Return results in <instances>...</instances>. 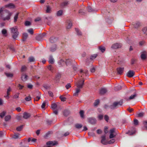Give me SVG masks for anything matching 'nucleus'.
Listing matches in <instances>:
<instances>
[{
  "label": "nucleus",
  "instance_id": "nucleus-44",
  "mask_svg": "<svg viewBox=\"0 0 147 147\" xmlns=\"http://www.w3.org/2000/svg\"><path fill=\"white\" fill-rule=\"evenodd\" d=\"M97 54H94L91 55L90 57V59L91 60H93L95 59L97 56Z\"/></svg>",
  "mask_w": 147,
  "mask_h": 147
},
{
  "label": "nucleus",
  "instance_id": "nucleus-52",
  "mask_svg": "<svg viewBox=\"0 0 147 147\" xmlns=\"http://www.w3.org/2000/svg\"><path fill=\"white\" fill-rule=\"evenodd\" d=\"M26 69V67L25 65L22 66L21 67V71L22 72L25 71Z\"/></svg>",
  "mask_w": 147,
  "mask_h": 147
},
{
  "label": "nucleus",
  "instance_id": "nucleus-45",
  "mask_svg": "<svg viewBox=\"0 0 147 147\" xmlns=\"http://www.w3.org/2000/svg\"><path fill=\"white\" fill-rule=\"evenodd\" d=\"M19 134L18 133H15L13 138L15 139H17L19 138Z\"/></svg>",
  "mask_w": 147,
  "mask_h": 147
},
{
  "label": "nucleus",
  "instance_id": "nucleus-31",
  "mask_svg": "<svg viewBox=\"0 0 147 147\" xmlns=\"http://www.w3.org/2000/svg\"><path fill=\"white\" fill-rule=\"evenodd\" d=\"M98 49L102 53L104 52L105 50V48L102 46H99L98 47Z\"/></svg>",
  "mask_w": 147,
  "mask_h": 147
},
{
  "label": "nucleus",
  "instance_id": "nucleus-30",
  "mask_svg": "<svg viewBox=\"0 0 147 147\" xmlns=\"http://www.w3.org/2000/svg\"><path fill=\"white\" fill-rule=\"evenodd\" d=\"M64 115L65 116H67L70 113V111L67 110H65L63 112Z\"/></svg>",
  "mask_w": 147,
  "mask_h": 147
},
{
  "label": "nucleus",
  "instance_id": "nucleus-51",
  "mask_svg": "<svg viewBox=\"0 0 147 147\" xmlns=\"http://www.w3.org/2000/svg\"><path fill=\"white\" fill-rule=\"evenodd\" d=\"M80 115L81 117L83 118L84 117V111L83 110H81L80 112Z\"/></svg>",
  "mask_w": 147,
  "mask_h": 147
},
{
  "label": "nucleus",
  "instance_id": "nucleus-59",
  "mask_svg": "<svg viewBox=\"0 0 147 147\" xmlns=\"http://www.w3.org/2000/svg\"><path fill=\"white\" fill-rule=\"evenodd\" d=\"M116 136V134H110L109 136L110 138H112L115 137Z\"/></svg>",
  "mask_w": 147,
  "mask_h": 147
},
{
  "label": "nucleus",
  "instance_id": "nucleus-35",
  "mask_svg": "<svg viewBox=\"0 0 147 147\" xmlns=\"http://www.w3.org/2000/svg\"><path fill=\"white\" fill-rule=\"evenodd\" d=\"M11 118V116L10 115H8L5 117V121H9Z\"/></svg>",
  "mask_w": 147,
  "mask_h": 147
},
{
  "label": "nucleus",
  "instance_id": "nucleus-58",
  "mask_svg": "<svg viewBox=\"0 0 147 147\" xmlns=\"http://www.w3.org/2000/svg\"><path fill=\"white\" fill-rule=\"evenodd\" d=\"M59 98L61 101H65L66 99V98L65 97H63L62 96H61Z\"/></svg>",
  "mask_w": 147,
  "mask_h": 147
},
{
  "label": "nucleus",
  "instance_id": "nucleus-47",
  "mask_svg": "<svg viewBox=\"0 0 147 147\" xmlns=\"http://www.w3.org/2000/svg\"><path fill=\"white\" fill-rule=\"evenodd\" d=\"M19 13H17L15 16L14 19V22H16L17 21V20L18 18V16Z\"/></svg>",
  "mask_w": 147,
  "mask_h": 147
},
{
  "label": "nucleus",
  "instance_id": "nucleus-19",
  "mask_svg": "<svg viewBox=\"0 0 147 147\" xmlns=\"http://www.w3.org/2000/svg\"><path fill=\"white\" fill-rule=\"evenodd\" d=\"M61 74L59 73H58L57 74L54 80L56 81V82L58 81L61 78Z\"/></svg>",
  "mask_w": 147,
  "mask_h": 147
},
{
  "label": "nucleus",
  "instance_id": "nucleus-53",
  "mask_svg": "<svg viewBox=\"0 0 147 147\" xmlns=\"http://www.w3.org/2000/svg\"><path fill=\"white\" fill-rule=\"evenodd\" d=\"M99 103V100L98 99L95 100V102L94 103V105L95 106H96L98 105Z\"/></svg>",
  "mask_w": 147,
  "mask_h": 147
},
{
  "label": "nucleus",
  "instance_id": "nucleus-34",
  "mask_svg": "<svg viewBox=\"0 0 147 147\" xmlns=\"http://www.w3.org/2000/svg\"><path fill=\"white\" fill-rule=\"evenodd\" d=\"M87 10L89 12H92L94 11V10L90 6H88L87 8Z\"/></svg>",
  "mask_w": 147,
  "mask_h": 147
},
{
  "label": "nucleus",
  "instance_id": "nucleus-46",
  "mask_svg": "<svg viewBox=\"0 0 147 147\" xmlns=\"http://www.w3.org/2000/svg\"><path fill=\"white\" fill-rule=\"evenodd\" d=\"M25 100L27 101H29L31 100V97L29 95V96L26 97L25 98Z\"/></svg>",
  "mask_w": 147,
  "mask_h": 147
},
{
  "label": "nucleus",
  "instance_id": "nucleus-2",
  "mask_svg": "<svg viewBox=\"0 0 147 147\" xmlns=\"http://www.w3.org/2000/svg\"><path fill=\"white\" fill-rule=\"evenodd\" d=\"M123 101L120 100L119 101H115L109 106V108L112 110H114L118 108L119 106L123 104Z\"/></svg>",
  "mask_w": 147,
  "mask_h": 147
},
{
  "label": "nucleus",
  "instance_id": "nucleus-36",
  "mask_svg": "<svg viewBox=\"0 0 147 147\" xmlns=\"http://www.w3.org/2000/svg\"><path fill=\"white\" fill-rule=\"evenodd\" d=\"M63 11L62 10H60L58 11L57 13V15L58 16H61L62 15L63 13Z\"/></svg>",
  "mask_w": 147,
  "mask_h": 147
},
{
  "label": "nucleus",
  "instance_id": "nucleus-38",
  "mask_svg": "<svg viewBox=\"0 0 147 147\" xmlns=\"http://www.w3.org/2000/svg\"><path fill=\"white\" fill-rule=\"evenodd\" d=\"M57 106V105L56 103H53L51 105V108L53 109H56Z\"/></svg>",
  "mask_w": 147,
  "mask_h": 147
},
{
  "label": "nucleus",
  "instance_id": "nucleus-50",
  "mask_svg": "<svg viewBox=\"0 0 147 147\" xmlns=\"http://www.w3.org/2000/svg\"><path fill=\"white\" fill-rule=\"evenodd\" d=\"M28 32L29 33L31 34H33V31L32 28H30L27 30Z\"/></svg>",
  "mask_w": 147,
  "mask_h": 147
},
{
  "label": "nucleus",
  "instance_id": "nucleus-28",
  "mask_svg": "<svg viewBox=\"0 0 147 147\" xmlns=\"http://www.w3.org/2000/svg\"><path fill=\"white\" fill-rule=\"evenodd\" d=\"M36 39L38 41H41L42 40L43 38L42 35L39 34L36 36Z\"/></svg>",
  "mask_w": 147,
  "mask_h": 147
},
{
  "label": "nucleus",
  "instance_id": "nucleus-15",
  "mask_svg": "<svg viewBox=\"0 0 147 147\" xmlns=\"http://www.w3.org/2000/svg\"><path fill=\"white\" fill-rule=\"evenodd\" d=\"M45 20H47V22L48 24L50 25L51 24L50 22L53 20V18L51 16H49L48 17H46L45 18Z\"/></svg>",
  "mask_w": 147,
  "mask_h": 147
},
{
  "label": "nucleus",
  "instance_id": "nucleus-23",
  "mask_svg": "<svg viewBox=\"0 0 147 147\" xmlns=\"http://www.w3.org/2000/svg\"><path fill=\"white\" fill-rule=\"evenodd\" d=\"M28 37V34L27 33H24L22 36V40L23 41H26Z\"/></svg>",
  "mask_w": 147,
  "mask_h": 147
},
{
  "label": "nucleus",
  "instance_id": "nucleus-57",
  "mask_svg": "<svg viewBox=\"0 0 147 147\" xmlns=\"http://www.w3.org/2000/svg\"><path fill=\"white\" fill-rule=\"evenodd\" d=\"M115 128H113L111 129L110 130V134H115Z\"/></svg>",
  "mask_w": 147,
  "mask_h": 147
},
{
  "label": "nucleus",
  "instance_id": "nucleus-9",
  "mask_svg": "<svg viewBox=\"0 0 147 147\" xmlns=\"http://www.w3.org/2000/svg\"><path fill=\"white\" fill-rule=\"evenodd\" d=\"M101 138H102L101 141V143L104 145L107 144H108V142L106 141L105 135L102 136Z\"/></svg>",
  "mask_w": 147,
  "mask_h": 147
},
{
  "label": "nucleus",
  "instance_id": "nucleus-5",
  "mask_svg": "<svg viewBox=\"0 0 147 147\" xmlns=\"http://www.w3.org/2000/svg\"><path fill=\"white\" fill-rule=\"evenodd\" d=\"M84 80L83 79L82 80H79L76 84L77 88H82L84 84Z\"/></svg>",
  "mask_w": 147,
  "mask_h": 147
},
{
  "label": "nucleus",
  "instance_id": "nucleus-14",
  "mask_svg": "<svg viewBox=\"0 0 147 147\" xmlns=\"http://www.w3.org/2000/svg\"><path fill=\"white\" fill-rule=\"evenodd\" d=\"M147 53L146 51H144L141 53V58L142 60H144L146 58Z\"/></svg>",
  "mask_w": 147,
  "mask_h": 147
},
{
  "label": "nucleus",
  "instance_id": "nucleus-7",
  "mask_svg": "<svg viewBox=\"0 0 147 147\" xmlns=\"http://www.w3.org/2000/svg\"><path fill=\"white\" fill-rule=\"evenodd\" d=\"M135 74V72L133 70H130L128 71L126 74L127 77L129 78L133 77Z\"/></svg>",
  "mask_w": 147,
  "mask_h": 147
},
{
  "label": "nucleus",
  "instance_id": "nucleus-22",
  "mask_svg": "<svg viewBox=\"0 0 147 147\" xmlns=\"http://www.w3.org/2000/svg\"><path fill=\"white\" fill-rule=\"evenodd\" d=\"M58 63L60 65V67L63 66L64 65L65 61L63 59H61L58 62Z\"/></svg>",
  "mask_w": 147,
  "mask_h": 147
},
{
  "label": "nucleus",
  "instance_id": "nucleus-8",
  "mask_svg": "<svg viewBox=\"0 0 147 147\" xmlns=\"http://www.w3.org/2000/svg\"><path fill=\"white\" fill-rule=\"evenodd\" d=\"M88 122L92 124H94L96 122V119L92 117L88 118Z\"/></svg>",
  "mask_w": 147,
  "mask_h": 147
},
{
  "label": "nucleus",
  "instance_id": "nucleus-48",
  "mask_svg": "<svg viewBox=\"0 0 147 147\" xmlns=\"http://www.w3.org/2000/svg\"><path fill=\"white\" fill-rule=\"evenodd\" d=\"M143 123L145 129L147 130V121H144Z\"/></svg>",
  "mask_w": 147,
  "mask_h": 147
},
{
  "label": "nucleus",
  "instance_id": "nucleus-55",
  "mask_svg": "<svg viewBox=\"0 0 147 147\" xmlns=\"http://www.w3.org/2000/svg\"><path fill=\"white\" fill-rule=\"evenodd\" d=\"M47 68L49 70L51 71H52L53 69V67L51 65H49L47 67Z\"/></svg>",
  "mask_w": 147,
  "mask_h": 147
},
{
  "label": "nucleus",
  "instance_id": "nucleus-3",
  "mask_svg": "<svg viewBox=\"0 0 147 147\" xmlns=\"http://www.w3.org/2000/svg\"><path fill=\"white\" fill-rule=\"evenodd\" d=\"M10 29L12 34V37L13 39L15 40L19 34L17 28L16 26H15L11 28Z\"/></svg>",
  "mask_w": 147,
  "mask_h": 147
},
{
  "label": "nucleus",
  "instance_id": "nucleus-20",
  "mask_svg": "<svg viewBox=\"0 0 147 147\" xmlns=\"http://www.w3.org/2000/svg\"><path fill=\"white\" fill-rule=\"evenodd\" d=\"M80 88H77L76 89V92L73 95L76 96H78V93L80 92Z\"/></svg>",
  "mask_w": 147,
  "mask_h": 147
},
{
  "label": "nucleus",
  "instance_id": "nucleus-11",
  "mask_svg": "<svg viewBox=\"0 0 147 147\" xmlns=\"http://www.w3.org/2000/svg\"><path fill=\"white\" fill-rule=\"evenodd\" d=\"M58 40V38L57 37L52 36L49 39V40L51 43H54L56 42Z\"/></svg>",
  "mask_w": 147,
  "mask_h": 147
},
{
  "label": "nucleus",
  "instance_id": "nucleus-10",
  "mask_svg": "<svg viewBox=\"0 0 147 147\" xmlns=\"http://www.w3.org/2000/svg\"><path fill=\"white\" fill-rule=\"evenodd\" d=\"M69 4V2L68 1H64L61 3L60 4V7L61 8H63L67 6Z\"/></svg>",
  "mask_w": 147,
  "mask_h": 147
},
{
  "label": "nucleus",
  "instance_id": "nucleus-4",
  "mask_svg": "<svg viewBox=\"0 0 147 147\" xmlns=\"http://www.w3.org/2000/svg\"><path fill=\"white\" fill-rule=\"evenodd\" d=\"M57 144L58 142L57 141H49L47 142L46 144L45 145L44 147H52V146L57 145Z\"/></svg>",
  "mask_w": 147,
  "mask_h": 147
},
{
  "label": "nucleus",
  "instance_id": "nucleus-18",
  "mask_svg": "<svg viewBox=\"0 0 147 147\" xmlns=\"http://www.w3.org/2000/svg\"><path fill=\"white\" fill-rule=\"evenodd\" d=\"M30 116V114L27 112H24L23 114V117L25 119H27Z\"/></svg>",
  "mask_w": 147,
  "mask_h": 147
},
{
  "label": "nucleus",
  "instance_id": "nucleus-6",
  "mask_svg": "<svg viewBox=\"0 0 147 147\" xmlns=\"http://www.w3.org/2000/svg\"><path fill=\"white\" fill-rule=\"evenodd\" d=\"M121 43H117L113 44L111 48L114 49H117L121 48Z\"/></svg>",
  "mask_w": 147,
  "mask_h": 147
},
{
  "label": "nucleus",
  "instance_id": "nucleus-43",
  "mask_svg": "<svg viewBox=\"0 0 147 147\" xmlns=\"http://www.w3.org/2000/svg\"><path fill=\"white\" fill-rule=\"evenodd\" d=\"M121 86H120L119 85L115 87V90L116 91H118L121 90Z\"/></svg>",
  "mask_w": 147,
  "mask_h": 147
},
{
  "label": "nucleus",
  "instance_id": "nucleus-26",
  "mask_svg": "<svg viewBox=\"0 0 147 147\" xmlns=\"http://www.w3.org/2000/svg\"><path fill=\"white\" fill-rule=\"evenodd\" d=\"M137 96V94L135 92L133 95L131 96L128 99H127V100H129L135 98Z\"/></svg>",
  "mask_w": 147,
  "mask_h": 147
},
{
  "label": "nucleus",
  "instance_id": "nucleus-62",
  "mask_svg": "<svg viewBox=\"0 0 147 147\" xmlns=\"http://www.w3.org/2000/svg\"><path fill=\"white\" fill-rule=\"evenodd\" d=\"M79 13L81 14V15H84L85 14V12L83 11V10L82 9H81L79 10Z\"/></svg>",
  "mask_w": 147,
  "mask_h": 147
},
{
  "label": "nucleus",
  "instance_id": "nucleus-41",
  "mask_svg": "<svg viewBox=\"0 0 147 147\" xmlns=\"http://www.w3.org/2000/svg\"><path fill=\"white\" fill-rule=\"evenodd\" d=\"M23 127V125H21L16 128V130L18 131L22 130Z\"/></svg>",
  "mask_w": 147,
  "mask_h": 147
},
{
  "label": "nucleus",
  "instance_id": "nucleus-56",
  "mask_svg": "<svg viewBox=\"0 0 147 147\" xmlns=\"http://www.w3.org/2000/svg\"><path fill=\"white\" fill-rule=\"evenodd\" d=\"M72 26V23L71 22H69L68 23V25H67V29H69Z\"/></svg>",
  "mask_w": 147,
  "mask_h": 147
},
{
  "label": "nucleus",
  "instance_id": "nucleus-61",
  "mask_svg": "<svg viewBox=\"0 0 147 147\" xmlns=\"http://www.w3.org/2000/svg\"><path fill=\"white\" fill-rule=\"evenodd\" d=\"M25 25L26 26H30L31 24L30 22L29 21H26L25 23Z\"/></svg>",
  "mask_w": 147,
  "mask_h": 147
},
{
  "label": "nucleus",
  "instance_id": "nucleus-39",
  "mask_svg": "<svg viewBox=\"0 0 147 147\" xmlns=\"http://www.w3.org/2000/svg\"><path fill=\"white\" fill-rule=\"evenodd\" d=\"M142 31L144 33L147 34V27H145L142 29Z\"/></svg>",
  "mask_w": 147,
  "mask_h": 147
},
{
  "label": "nucleus",
  "instance_id": "nucleus-27",
  "mask_svg": "<svg viewBox=\"0 0 147 147\" xmlns=\"http://www.w3.org/2000/svg\"><path fill=\"white\" fill-rule=\"evenodd\" d=\"M11 89L10 87H9L7 90V95L5 97L7 99L9 98V92L11 91Z\"/></svg>",
  "mask_w": 147,
  "mask_h": 147
},
{
  "label": "nucleus",
  "instance_id": "nucleus-17",
  "mask_svg": "<svg viewBox=\"0 0 147 147\" xmlns=\"http://www.w3.org/2000/svg\"><path fill=\"white\" fill-rule=\"evenodd\" d=\"M28 76L25 74H22V75L21 79L23 81H26L28 79Z\"/></svg>",
  "mask_w": 147,
  "mask_h": 147
},
{
  "label": "nucleus",
  "instance_id": "nucleus-1",
  "mask_svg": "<svg viewBox=\"0 0 147 147\" xmlns=\"http://www.w3.org/2000/svg\"><path fill=\"white\" fill-rule=\"evenodd\" d=\"M12 13L9 12L7 10H5L1 13V17L4 21L9 20L10 19V17Z\"/></svg>",
  "mask_w": 147,
  "mask_h": 147
},
{
  "label": "nucleus",
  "instance_id": "nucleus-29",
  "mask_svg": "<svg viewBox=\"0 0 147 147\" xmlns=\"http://www.w3.org/2000/svg\"><path fill=\"white\" fill-rule=\"evenodd\" d=\"M75 30L78 35L79 36L82 35V34L81 32L78 28H75Z\"/></svg>",
  "mask_w": 147,
  "mask_h": 147
},
{
  "label": "nucleus",
  "instance_id": "nucleus-60",
  "mask_svg": "<svg viewBox=\"0 0 147 147\" xmlns=\"http://www.w3.org/2000/svg\"><path fill=\"white\" fill-rule=\"evenodd\" d=\"M43 86V87L46 89H47L50 88V86L46 84H44Z\"/></svg>",
  "mask_w": 147,
  "mask_h": 147
},
{
  "label": "nucleus",
  "instance_id": "nucleus-32",
  "mask_svg": "<svg viewBox=\"0 0 147 147\" xmlns=\"http://www.w3.org/2000/svg\"><path fill=\"white\" fill-rule=\"evenodd\" d=\"M28 61L30 62H34L35 61V59L34 57L31 56L29 57Z\"/></svg>",
  "mask_w": 147,
  "mask_h": 147
},
{
  "label": "nucleus",
  "instance_id": "nucleus-33",
  "mask_svg": "<svg viewBox=\"0 0 147 147\" xmlns=\"http://www.w3.org/2000/svg\"><path fill=\"white\" fill-rule=\"evenodd\" d=\"M82 126L83 125L82 124L79 123H77L75 125V127L78 129H80L81 128Z\"/></svg>",
  "mask_w": 147,
  "mask_h": 147
},
{
  "label": "nucleus",
  "instance_id": "nucleus-16",
  "mask_svg": "<svg viewBox=\"0 0 147 147\" xmlns=\"http://www.w3.org/2000/svg\"><path fill=\"white\" fill-rule=\"evenodd\" d=\"M107 91L106 88H103L101 89L99 91V93L101 95H103L106 93Z\"/></svg>",
  "mask_w": 147,
  "mask_h": 147
},
{
  "label": "nucleus",
  "instance_id": "nucleus-25",
  "mask_svg": "<svg viewBox=\"0 0 147 147\" xmlns=\"http://www.w3.org/2000/svg\"><path fill=\"white\" fill-rule=\"evenodd\" d=\"M54 59L52 55H50L49 57V62L51 64H53L54 63Z\"/></svg>",
  "mask_w": 147,
  "mask_h": 147
},
{
  "label": "nucleus",
  "instance_id": "nucleus-37",
  "mask_svg": "<svg viewBox=\"0 0 147 147\" xmlns=\"http://www.w3.org/2000/svg\"><path fill=\"white\" fill-rule=\"evenodd\" d=\"M5 74L7 77H12L13 76V74L10 73L5 72Z\"/></svg>",
  "mask_w": 147,
  "mask_h": 147
},
{
  "label": "nucleus",
  "instance_id": "nucleus-24",
  "mask_svg": "<svg viewBox=\"0 0 147 147\" xmlns=\"http://www.w3.org/2000/svg\"><path fill=\"white\" fill-rule=\"evenodd\" d=\"M140 23L139 22H136L135 24H133L134 27L135 28H138L140 26Z\"/></svg>",
  "mask_w": 147,
  "mask_h": 147
},
{
  "label": "nucleus",
  "instance_id": "nucleus-63",
  "mask_svg": "<svg viewBox=\"0 0 147 147\" xmlns=\"http://www.w3.org/2000/svg\"><path fill=\"white\" fill-rule=\"evenodd\" d=\"M127 42L129 45H132L133 44V42L132 40H131L129 39H127Z\"/></svg>",
  "mask_w": 147,
  "mask_h": 147
},
{
  "label": "nucleus",
  "instance_id": "nucleus-42",
  "mask_svg": "<svg viewBox=\"0 0 147 147\" xmlns=\"http://www.w3.org/2000/svg\"><path fill=\"white\" fill-rule=\"evenodd\" d=\"M2 33L5 36H6V34L7 33V30L5 29H3L1 31Z\"/></svg>",
  "mask_w": 147,
  "mask_h": 147
},
{
  "label": "nucleus",
  "instance_id": "nucleus-49",
  "mask_svg": "<svg viewBox=\"0 0 147 147\" xmlns=\"http://www.w3.org/2000/svg\"><path fill=\"white\" fill-rule=\"evenodd\" d=\"M6 113V112L5 111H3L2 112L0 113V117L1 118H3L5 115Z\"/></svg>",
  "mask_w": 147,
  "mask_h": 147
},
{
  "label": "nucleus",
  "instance_id": "nucleus-40",
  "mask_svg": "<svg viewBox=\"0 0 147 147\" xmlns=\"http://www.w3.org/2000/svg\"><path fill=\"white\" fill-rule=\"evenodd\" d=\"M6 7H8L10 8H13L14 7V5L12 3H9V4L7 5H5Z\"/></svg>",
  "mask_w": 147,
  "mask_h": 147
},
{
  "label": "nucleus",
  "instance_id": "nucleus-64",
  "mask_svg": "<svg viewBox=\"0 0 147 147\" xmlns=\"http://www.w3.org/2000/svg\"><path fill=\"white\" fill-rule=\"evenodd\" d=\"M138 120L136 119L134 120V123L135 125H137L138 124Z\"/></svg>",
  "mask_w": 147,
  "mask_h": 147
},
{
  "label": "nucleus",
  "instance_id": "nucleus-54",
  "mask_svg": "<svg viewBox=\"0 0 147 147\" xmlns=\"http://www.w3.org/2000/svg\"><path fill=\"white\" fill-rule=\"evenodd\" d=\"M47 8L46 10V12L47 13H50L51 11V8L49 6H47Z\"/></svg>",
  "mask_w": 147,
  "mask_h": 147
},
{
  "label": "nucleus",
  "instance_id": "nucleus-12",
  "mask_svg": "<svg viewBox=\"0 0 147 147\" xmlns=\"http://www.w3.org/2000/svg\"><path fill=\"white\" fill-rule=\"evenodd\" d=\"M74 61V60L71 59H66L65 63L67 66H69L72 64Z\"/></svg>",
  "mask_w": 147,
  "mask_h": 147
},
{
  "label": "nucleus",
  "instance_id": "nucleus-13",
  "mask_svg": "<svg viewBox=\"0 0 147 147\" xmlns=\"http://www.w3.org/2000/svg\"><path fill=\"white\" fill-rule=\"evenodd\" d=\"M123 67H119L117 69V73L118 74L121 75L122 74L124 71Z\"/></svg>",
  "mask_w": 147,
  "mask_h": 147
},
{
  "label": "nucleus",
  "instance_id": "nucleus-21",
  "mask_svg": "<svg viewBox=\"0 0 147 147\" xmlns=\"http://www.w3.org/2000/svg\"><path fill=\"white\" fill-rule=\"evenodd\" d=\"M57 49V46L56 45H53L51 47L50 50L51 52H54Z\"/></svg>",
  "mask_w": 147,
  "mask_h": 147
}]
</instances>
